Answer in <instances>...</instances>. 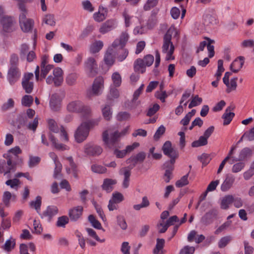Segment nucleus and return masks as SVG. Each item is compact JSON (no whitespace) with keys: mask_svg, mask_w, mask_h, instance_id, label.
<instances>
[{"mask_svg":"<svg viewBox=\"0 0 254 254\" xmlns=\"http://www.w3.org/2000/svg\"><path fill=\"white\" fill-rule=\"evenodd\" d=\"M129 127H127L121 131L115 127L109 128L102 133V139L106 148L113 149L116 147L120 138L126 135L128 131Z\"/></svg>","mask_w":254,"mask_h":254,"instance_id":"f257e3e1","label":"nucleus"},{"mask_svg":"<svg viewBox=\"0 0 254 254\" xmlns=\"http://www.w3.org/2000/svg\"><path fill=\"white\" fill-rule=\"evenodd\" d=\"M22 152L19 146H15L9 150L8 153L3 155L7 160L6 164L8 165L6 173H9L11 171L15 170L16 165L22 162V159L19 158L18 155Z\"/></svg>","mask_w":254,"mask_h":254,"instance_id":"f03ea898","label":"nucleus"},{"mask_svg":"<svg viewBox=\"0 0 254 254\" xmlns=\"http://www.w3.org/2000/svg\"><path fill=\"white\" fill-rule=\"evenodd\" d=\"M176 32L174 28H170L164 36L162 52L167 54L166 60L169 61L174 60L172 55L174 51V46L171 42L172 34Z\"/></svg>","mask_w":254,"mask_h":254,"instance_id":"7ed1b4c3","label":"nucleus"},{"mask_svg":"<svg viewBox=\"0 0 254 254\" xmlns=\"http://www.w3.org/2000/svg\"><path fill=\"white\" fill-rule=\"evenodd\" d=\"M90 123L89 122H83L76 129L75 133V139L78 143L83 142L87 137L90 127Z\"/></svg>","mask_w":254,"mask_h":254,"instance_id":"20e7f679","label":"nucleus"},{"mask_svg":"<svg viewBox=\"0 0 254 254\" xmlns=\"http://www.w3.org/2000/svg\"><path fill=\"white\" fill-rule=\"evenodd\" d=\"M67 109L69 112L81 113L84 115H89L91 112V109L89 107L85 106L79 101L70 102L67 105Z\"/></svg>","mask_w":254,"mask_h":254,"instance_id":"39448f33","label":"nucleus"},{"mask_svg":"<svg viewBox=\"0 0 254 254\" xmlns=\"http://www.w3.org/2000/svg\"><path fill=\"white\" fill-rule=\"evenodd\" d=\"M162 149L164 154L170 158V160L167 162L169 163V164H174L176 159L179 156V153L176 149L172 147L171 142L170 141H166L163 144Z\"/></svg>","mask_w":254,"mask_h":254,"instance_id":"423d86ee","label":"nucleus"},{"mask_svg":"<svg viewBox=\"0 0 254 254\" xmlns=\"http://www.w3.org/2000/svg\"><path fill=\"white\" fill-rule=\"evenodd\" d=\"M53 75H49L46 79V82L49 84L53 83L56 86H60L63 81V71L60 67H57L53 70Z\"/></svg>","mask_w":254,"mask_h":254,"instance_id":"0eeeda50","label":"nucleus"},{"mask_svg":"<svg viewBox=\"0 0 254 254\" xmlns=\"http://www.w3.org/2000/svg\"><path fill=\"white\" fill-rule=\"evenodd\" d=\"M15 21L11 16H4L0 19V24L4 32L9 33L15 29Z\"/></svg>","mask_w":254,"mask_h":254,"instance_id":"6e6552de","label":"nucleus"},{"mask_svg":"<svg viewBox=\"0 0 254 254\" xmlns=\"http://www.w3.org/2000/svg\"><path fill=\"white\" fill-rule=\"evenodd\" d=\"M104 86V79L102 76L96 78L92 85V89L88 91L87 96L91 98L93 96H97L100 94V90Z\"/></svg>","mask_w":254,"mask_h":254,"instance_id":"1a4fd4ad","label":"nucleus"},{"mask_svg":"<svg viewBox=\"0 0 254 254\" xmlns=\"http://www.w3.org/2000/svg\"><path fill=\"white\" fill-rule=\"evenodd\" d=\"M33 77L34 75L32 73H26L23 76L21 84L26 93L30 94L33 91L34 83L31 81V80H32Z\"/></svg>","mask_w":254,"mask_h":254,"instance_id":"9d476101","label":"nucleus"},{"mask_svg":"<svg viewBox=\"0 0 254 254\" xmlns=\"http://www.w3.org/2000/svg\"><path fill=\"white\" fill-rule=\"evenodd\" d=\"M85 67L90 76H95L97 73V64L94 58L89 57L85 62Z\"/></svg>","mask_w":254,"mask_h":254,"instance_id":"9b49d317","label":"nucleus"},{"mask_svg":"<svg viewBox=\"0 0 254 254\" xmlns=\"http://www.w3.org/2000/svg\"><path fill=\"white\" fill-rule=\"evenodd\" d=\"M235 181V176L231 174H227L221 185V190L225 192L228 191L233 186Z\"/></svg>","mask_w":254,"mask_h":254,"instance_id":"f8f14e48","label":"nucleus"},{"mask_svg":"<svg viewBox=\"0 0 254 254\" xmlns=\"http://www.w3.org/2000/svg\"><path fill=\"white\" fill-rule=\"evenodd\" d=\"M53 68L52 65L47 64L46 66H41V75H39V66H37L35 71V74L36 80L39 79L42 80L46 77V75L48 74L49 71L51 70Z\"/></svg>","mask_w":254,"mask_h":254,"instance_id":"ddd939ff","label":"nucleus"},{"mask_svg":"<svg viewBox=\"0 0 254 254\" xmlns=\"http://www.w3.org/2000/svg\"><path fill=\"white\" fill-rule=\"evenodd\" d=\"M83 207L81 206H77L70 209L68 211L69 218L71 221H77L82 215Z\"/></svg>","mask_w":254,"mask_h":254,"instance_id":"4468645a","label":"nucleus"},{"mask_svg":"<svg viewBox=\"0 0 254 254\" xmlns=\"http://www.w3.org/2000/svg\"><path fill=\"white\" fill-rule=\"evenodd\" d=\"M102 148L99 146L86 144L84 146V152L88 155H99L102 152Z\"/></svg>","mask_w":254,"mask_h":254,"instance_id":"2eb2a0df","label":"nucleus"},{"mask_svg":"<svg viewBox=\"0 0 254 254\" xmlns=\"http://www.w3.org/2000/svg\"><path fill=\"white\" fill-rule=\"evenodd\" d=\"M218 214V211L213 209L206 213L201 218V222L205 225H207L211 223L214 218H216Z\"/></svg>","mask_w":254,"mask_h":254,"instance_id":"dca6fc26","label":"nucleus"},{"mask_svg":"<svg viewBox=\"0 0 254 254\" xmlns=\"http://www.w3.org/2000/svg\"><path fill=\"white\" fill-rule=\"evenodd\" d=\"M20 76L18 68L16 66H10L8 72V78L11 84H14Z\"/></svg>","mask_w":254,"mask_h":254,"instance_id":"f3484780","label":"nucleus"},{"mask_svg":"<svg viewBox=\"0 0 254 254\" xmlns=\"http://www.w3.org/2000/svg\"><path fill=\"white\" fill-rule=\"evenodd\" d=\"M58 213V208L56 206H48L43 212L41 218H46L48 221H51L53 217Z\"/></svg>","mask_w":254,"mask_h":254,"instance_id":"a211bd4d","label":"nucleus"},{"mask_svg":"<svg viewBox=\"0 0 254 254\" xmlns=\"http://www.w3.org/2000/svg\"><path fill=\"white\" fill-rule=\"evenodd\" d=\"M107 13V9L100 5L99 7L98 11L94 13L93 18L96 21L100 22L106 18Z\"/></svg>","mask_w":254,"mask_h":254,"instance_id":"6ab92c4d","label":"nucleus"},{"mask_svg":"<svg viewBox=\"0 0 254 254\" xmlns=\"http://www.w3.org/2000/svg\"><path fill=\"white\" fill-rule=\"evenodd\" d=\"M146 157V154L143 152H140L135 155L131 156L127 160V163H132L135 166L137 163L143 162Z\"/></svg>","mask_w":254,"mask_h":254,"instance_id":"aec40b11","label":"nucleus"},{"mask_svg":"<svg viewBox=\"0 0 254 254\" xmlns=\"http://www.w3.org/2000/svg\"><path fill=\"white\" fill-rule=\"evenodd\" d=\"M244 64V58L240 56L236 59L231 64L230 69L234 72H238L243 67Z\"/></svg>","mask_w":254,"mask_h":254,"instance_id":"412c9836","label":"nucleus"},{"mask_svg":"<svg viewBox=\"0 0 254 254\" xmlns=\"http://www.w3.org/2000/svg\"><path fill=\"white\" fill-rule=\"evenodd\" d=\"M50 106L51 109L54 111H58L61 108V99L57 94H54L52 96Z\"/></svg>","mask_w":254,"mask_h":254,"instance_id":"4be33fe9","label":"nucleus"},{"mask_svg":"<svg viewBox=\"0 0 254 254\" xmlns=\"http://www.w3.org/2000/svg\"><path fill=\"white\" fill-rule=\"evenodd\" d=\"M234 201V197L232 194H228L223 197L221 200L220 207L222 209H227Z\"/></svg>","mask_w":254,"mask_h":254,"instance_id":"5701e85b","label":"nucleus"},{"mask_svg":"<svg viewBox=\"0 0 254 254\" xmlns=\"http://www.w3.org/2000/svg\"><path fill=\"white\" fill-rule=\"evenodd\" d=\"M164 166L166 170L163 176V179L166 183H168L171 179L172 172L174 170V164H169V163L166 162Z\"/></svg>","mask_w":254,"mask_h":254,"instance_id":"b1692460","label":"nucleus"},{"mask_svg":"<svg viewBox=\"0 0 254 254\" xmlns=\"http://www.w3.org/2000/svg\"><path fill=\"white\" fill-rule=\"evenodd\" d=\"M117 181L111 179H106L104 180L102 186L103 190L107 192L112 191L113 190V186L116 184Z\"/></svg>","mask_w":254,"mask_h":254,"instance_id":"393cba45","label":"nucleus"},{"mask_svg":"<svg viewBox=\"0 0 254 254\" xmlns=\"http://www.w3.org/2000/svg\"><path fill=\"white\" fill-rule=\"evenodd\" d=\"M234 109V107H229L225 111V112L222 116V118L224 119L223 125H229L232 119L235 116V114L233 112H231L230 111Z\"/></svg>","mask_w":254,"mask_h":254,"instance_id":"a878e982","label":"nucleus"},{"mask_svg":"<svg viewBox=\"0 0 254 254\" xmlns=\"http://www.w3.org/2000/svg\"><path fill=\"white\" fill-rule=\"evenodd\" d=\"M120 173L124 175V179L123 182V187L126 189L129 186V177L131 175L130 171L127 168H123L120 170Z\"/></svg>","mask_w":254,"mask_h":254,"instance_id":"bb28decb","label":"nucleus"},{"mask_svg":"<svg viewBox=\"0 0 254 254\" xmlns=\"http://www.w3.org/2000/svg\"><path fill=\"white\" fill-rule=\"evenodd\" d=\"M252 154V150L248 147L243 148L240 152L239 157L233 159V161L237 162L244 160L248 157H250Z\"/></svg>","mask_w":254,"mask_h":254,"instance_id":"cd10ccee","label":"nucleus"},{"mask_svg":"<svg viewBox=\"0 0 254 254\" xmlns=\"http://www.w3.org/2000/svg\"><path fill=\"white\" fill-rule=\"evenodd\" d=\"M114 25V21L113 20H109L104 23L100 28V32L105 34L111 31Z\"/></svg>","mask_w":254,"mask_h":254,"instance_id":"c85d7f7f","label":"nucleus"},{"mask_svg":"<svg viewBox=\"0 0 254 254\" xmlns=\"http://www.w3.org/2000/svg\"><path fill=\"white\" fill-rule=\"evenodd\" d=\"M22 30L24 32H29L34 25V21L32 19H28L19 23Z\"/></svg>","mask_w":254,"mask_h":254,"instance_id":"c756f323","label":"nucleus"},{"mask_svg":"<svg viewBox=\"0 0 254 254\" xmlns=\"http://www.w3.org/2000/svg\"><path fill=\"white\" fill-rule=\"evenodd\" d=\"M145 67L144 61L142 59H138L135 61L134 68L135 71H140L142 73L145 72Z\"/></svg>","mask_w":254,"mask_h":254,"instance_id":"7c9ffc66","label":"nucleus"},{"mask_svg":"<svg viewBox=\"0 0 254 254\" xmlns=\"http://www.w3.org/2000/svg\"><path fill=\"white\" fill-rule=\"evenodd\" d=\"M49 138L56 149L60 151H64L67 149L66 146L62 143L57 142L56 138L52 134H49Z\"/></svg>","mask_w":254,"mask_h":254,"instance_id":"2f4dec72","label":"nucleus"},{"mask_svg":"<svg viewBox=\"0 0 254 254\" xmlns=\"http://www.w3.org/2000/svg\"><path fill=\"white\" fill-rule=\"evenodd\" d=\"M42 204V198L40 196H37L35 200L30 202L29 205L31 208H34L37 213H39Z\"/></svg>","mask_w":254,"mask_h":254,"instance_id":"473e14b6","label":"nucleus"},{"mask_svg":"<svg viewBox=\"0 0 254 254\" xmlns=\"http://www.w3.org/2000/svg\"><path fill=\"white\" fill-rule=\"evenodd\" d=\"M104 61L109 66L113 64L115 60L112 54V50L108 49L104 57Z\"/></svg>","mask_w":254,"mask_h":254,"instance_id":"72a5a7b5","label":"nucleus"},{"mask_svg":"<svg viewBox=\"0 0 254 254\" xmlns=\"http://www.w3.org/2000/svg\"><path fill=\"white\" fill-rule=\"evenodd\" d=\"M103 47V43L101 41H96L92 43L90 48V52L92 54L98 53Z\"/></svg>","mask_w":254,"mask_h":254,"instance_id":"f704fd0d","label":"nucleus"},{"mask_svg":"<svg viewBox=\"0 0 254 254\" xmlns=\"http://www.w3.org/2000/svg\"><path fill=\"white\" fill-rule=\"evenodd\" d=\"M102 115L104 119L107 121H109L112 118V112L110 105H106L102 109Z\"/></svg>","mask_w":254,"mask_h":254,"instance_id":"c9c22d12","label":"nucleus"},{"mask_svg":"<svg viewBox=\"0 0 254 254\" xmlns=\"http://www.w3.org/2000/svg\"><path fill=\"white\" fill-rule=\"evenodd\" d=\"M207 143V140L202 135L200 136L198 140L193 141L191 143V146L192 147H198L206 145Z\"/></svg>","mask_w":254,"mask_h":254,"instance_id":"e433bc0d","label":"nucleus"},{"mask_svg":"<svg viewBox=\"0 0 254 254\" xmlns=\"http://www.w3.org/2000/svg\"><path fill=\"white\" fill-rule=\"evenodd\" d=\"M15 245V240L10 237L9 239L6 241L2 248L6 252H10L14 248Z\"/></svg>","mask_w":254,"mask_h":254,"instance_id":"4c0bfd02","label":"nucleus"},{"mask_svg":"<svg viewBox=\"0 0 254 254\" xmlns=\"http://www.w3.org/2000/svg\"><path fill=\"white\" fill-rule=\"evenodd\" d=\"M164 239L158 238L157 239V243L156 245V247L153 250V253L154 254H162V252L160 253L159 252L163 249L164 246Z\"/></svg>","mask_w":254,"mask_h":254,"instance_id":"58836bf2","label":"nucleus"},{"mask_svg":"<svg viewBox=\"0 0 254 254\" xmlns=\"http://www.w3.org/2000/svg\"><path fill=\"white\" fill-rule=\"evenodd\" d=\"M18 7L21 11V13L19 15V23L22 21L28 20L29 19L26 18L27 11L25 5L23 3L20 2L18 4Z\"/></svg>","mask_w":254,"mask_h":254,"instance_id":"ea45409f","label":"nucleus"},{"mask_svg":"<svg viewBox=\"0 0 254 254\" xmlns=\"http://www.w3.org/2000/svg\"><path fill=\"white\" fill-rule=\"evenodd\" d=\"M69 222V217L67 216H62L58 218L56 225L58 227L64 228Z\"/></svg>","mask_w":254,"mask_h":254,"instance_id":"a19ab883","label":"nucleus"},{"mask_svg":"<svg viewBox=\"0 0 254 254\" xmlns=\"http://www.w3.org/2000/svg\"><path fill=\"white\" fill-rule=\"evenodd\" d=\"M159 0H147L143 6L145 11L150 10L155 7L158 3Z\"/></svg>","mask_w":254,"mask_h":254,"instance_id":"79ce46f5","label":"nucleus"},{"mask_svg":"<svg viewBox=\"0 0 254 254\" xmlns=\"http://www.w3.org/2000/svg\"><path fill=\"white\" fill-rule=\"evenodd\" d=\"M120 96L118 90L115 88H111L107 96L108 101L114 100L118 98Z\"/></svg>","mask_w":254,"mask_h":254,"instance_id":"37998d69","label":"nucleus"},{"mask_svg":"<svg viewBox=\"0 0 254 254\" xmlns=\"http://www.w3.org/2000/svg\"><path fill=\"white\" fill-rule=\"evenodd\" d=\"M232 239V237L230 236L221 238L218 244L219 248H223L225 247L231 242Z\"/></svg>","mask_w":254,"mask_h":254,"instance_id":"c03bdc74","label":"nucleus"},{"mask_svg":"<svg viewBox=\"0 0 254 254\" xmlns=\"http://www.w3.org/2000/svg\"><path fill=\"white\" fill-rule=\"evenodd\" d=\"M33 102V98L30 95H24L21 99L22 105L25 107H30Z\"/></svg>","mask_w":254,"mask_h":254,"instance_id":"a18cd8bd","label":"nucleus"},{"mask_svg":"<svg viewBox=\"0 0 254 254\" xmlns=\"http://www.w3.org/2000/svg\"><path fill=\"white\" fill-rule=\"evenodd\" d=\"M189 174L182 177L180 180L176 182V186L178 188L183 187L189 184L188 181Z\"/></svg>","mask_w":254,"mask_h":254,"instance_id":"49530a36","label":"nucleus"},{"mask_svg":"<svg viewBox=\"0 0 254 254\" xmlns=\"http://www.w3.org/2000/svg\"><path fill=\"white\" fill-rule=\"evenodd\" d=\"M237 78L235 77L231 79L230 82H229L228 85H226L227 87L226 92L227 93H230L231 91L236 90L237 86Z\"/></svg>","mask_w":254,"mask_h":254,"instance_id":"de8ad7c7","label":"nucleus"},{"mask_svg":"<svg viewBox=\"0 0 254 254\" xmlns=\"http://www.w3.org/2000/svg\"><path fill=\"white\" fill-rule=\"evenodd\" d=\"M219 183V180H217L212 181L208 186L205 192H204V197H206L207 192L212 191L216 190V188Z\"/></svg>","mask_w":254,"mask_h":254,"instance_id":"09e8293b","label":"nucleus"},{"mask_svg":"<svg viewBox=\"0 0 254 254\" xmlns=\"http://www.w3.org/2000/svg\"><path fill=\"white\" fill-rule=\"evenodd\" d=\"M88 220L91 223L93 227L98 229H101L102 226L101 223L95 219V217L93 215H90L88 216Z\"/></svg>","mask_w":254,"mask_h":254,"instance_id":"8fccbe9b","label":"nucleus"},{"mask_svg":"<svg viewBox=\"0 0 254 254\" xmlns=\"http://www.w3.org/2000/svg\"><path fill=\"white\" fill-rule=\"evenodd\" d=\"M43 22L50 26H54L56 23L54 15L50 14H47L45 16L43 19Z\"/></svg>","mask_w":254,"mask_h":254,"instance_id":"3c124183","label":"nucleus"},{"mask_svg":"<svg viewBox=\"0 0 254 254\" xmlns=\"http://www.w3.org/2000/svg\"><path fill=\"white\" fill-rule=\"evenodd\" d=\"M48 127L51 131L54 132H58L59 131V129L56 122L54 120L52 119H49L48 121Z\"/></svg>","mask_w":254,"mask_h":254,"instance_id":"603ef678","label":"nucleus"},{"mask_svg":"<svg viewBox=\"0 0 254 254\" xmlns=\"http://www.w3.org/2000/svg\"><path fill=\"white\" fill-rule=\"evenodd\" d=\"M91 169L93 172L99 174L104 173L106 171V168L105 167L98 165H92Z\"/></svg>","mask_w":254,"mask_h":254,"instance_id":"864d4df0","label":"nucleus"},{"mask_svg":"<svg viewBox=\"0 0 254 254\" xmlns=\"http://www.w3.org/2000/svg\"><path fill=\"white\" fill-rule=\"evenodd\" d=\"M112 78L114 84L116 86H119L121 85L122 78L121 75L118 72L114 73L112 75Z\"/></svg>","mask_w":254,"mask_h":254,"instance_id":"5fc2aeb1","label":"nucleus"},{"mask_svg":"<svg viewBox=\"0 0 254 254\" xmlns=\"http://www.w3.org/2000/svg\"><path fill=\"white\" fill-rule=\"evenodd\" d=\"M116 118L119 121H126L130 118V115L127 112H121L118 114Z\"/></svg>","mask_w":254,"mask_h":254,"instance_id":"6e6d98bb","label":"nucleus"},{"mask_svg":"<svg viewBox=\"0 0 254 254\" xmlns=\"http://www.w3.org/2000/svg\"><path fill=\"white\" fill-rule=\"evenodd\" d=\"M40 161V158L37 156H30L28 161V165L30 168H33L37 165Z\"/></svg>","mask_w":254,"mask_h":254,"instance_id":"4d7b16f0","label":"nucleus"},{"mask_svg":"<svg viewBox=\"0 0 254 254\" xmlns=\"http://www.w3.org/2000/svg\"><path fill=\"white\" fill-rule=\"evenodd\" d=\"M204 21L206 24H215L217 23V19L215 16L207 14L204 17Z\"/></svg>","mask_w":254,"mask_h":254,"instance_id":"13d9d810","label":"nucleus"},{"mask_svg":"<svg viewBox=\"0 0 254 254\" xmlns=\"http://www.w3.org/2000/svg\"><path fill=\"white\" fill-rule=\"evenodd\" d=\"M245 164L243 162H238L235 164L232 168L233 173H237L240 172L245 167Z\"/></svg>","mask_w":254,"mask_h":254,"instance_id":"bf43d9fd","label":"nucleus"},{"mask_svg":"<svg viewBox=\"0 0 254 254\" xmlns=\"http://www.w3.org/2000/svg\"><path fill=\"white\" fill-rule=\"evenodd\" d=\"M77 75L75 73H71L69 74L66 78V82L67 84L72 85L75 84L76 79Z\"/></svg>","mask_w":254,"mask_h":254,"instance_id":"052dcab7","label":"nucleus"},{"mask_svg":"<svg viewBox=\"0 0 254 254\" xmlns=\"http://www.w3.org/2000/svg\"><path fill=\"white\" fill-rule=\"evenodd\" d=\"M19 183V180L16 178L12 180H8L5 183L7 186H10L11 188L16 189H17L18 188Z\"/></svg>","mask_w":254,"mask_h":254,"instance_id":"680f3d73","label":"nucleus"},{"mask_svg":"<svg viewBox=\"0 0 254 254\" xmlns=\"http://www.w3.org/2000/svg\"><path fill=\"white\" fill-rule=\"evenodd\" d=\"M111 200L118 203L124 200V196L121 193L117 192L113 193Z\"/></svg>","mask_w":254,"mask_h":254,"instance_id":"e2e57ef3","label":"nucleus"},{"mask_svg":"<svg viewBox=\"0 0 254 254\" xmlns=\"http://www.w3.org/2000/svg\"><path fill=\"white\" fill-rule=\"evenodd\" d=\"M165 131V127L163 125L159 127L154 135V139L157 140L164 133Z\"/></svg>","mask_w":254,"mask_h":254,"instance_id":"0e129e2a","label":"nucleus"},{"mask_svg":"<svg viewBox=\"0 0 254 254\" xmlns=\"http://www.w3.org/2000/svg\"><path fill=\"white\" fill-rule=\"evenodd\" d=\"M14 101L12 99L9 98L7 102L4 103L1 106V109L2 111H6L10 108H12L14 106Z\"/></svg>","mask_w":254,"mask_h":254,"instance_id":"69168bd1","label":"nucleus"},{"mask_svg":"<svg viewBox=\"0 0 254 254\" xmlns=\"http://www.w3.org/2000/svg\"><path fill=\"white\" fill-rule=\"evenodd\" d=\"M82 4L83 8L85 10H87V11H88L90 12H92L94 10V7L92 6L90 1L88 0H86L82 1Z\"/></svg>","mask_w":254,"mask_h":254,"instance_id":"338daca9","label":"nucleus"},{"mask_svg":"<svg viewBox=\"0 0 254 254\" xmlns=\"http://www.w3.org/2000/svg\"><path fill=\"white\" fill-rule=\"evenodd\" d=\"M194 251L195 249L193 247L187 246L181 250L180 254H192Z\"/></svg>","mask_w":254,"mask_h":254,"instance_id":"774afa93","label":"nucleus"}]
</instances>
